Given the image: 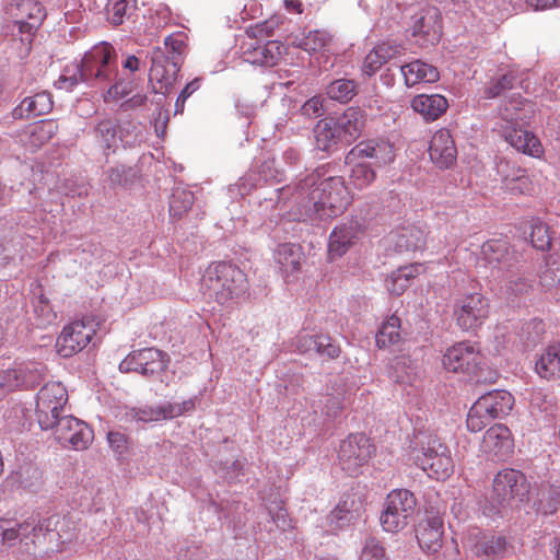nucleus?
<instances>
[{
	"mask_svg": "<svg viewBox=\"0 0 560 560\" xmlns=\"http://www.w3.org/2000/svg\"><path fill=\"white\" fill-rule=\"evenodd\" d=\"M319 175L312 173L293 187L292 202L299 220H327L341 214L350 205L345 179L332 176L318 182Z\"/></svg>",
	"mask_w": 560,
	"mask_h": 560,
	"instance_id": "1",
	"label": "nucleus"
},
{
	"mask_svg": "<svg viewBox=\"0 0 560 560\" xmlns=\"http://www.w3.org/2000/svg\"><path fill=\"white\" fill-rule=\"evenodd\" d=\"M410 456L415 464L430 477L444 479L453 471V460L447 445L428 430L417 431L409 444Z\"/></svg>",
	"mask_w": 560,
	"mask_h": 560,
	"instance_id": "2",
	"label": "nucleus"
},
{
	"mask_svg": "<svg viewBox=\"0 0 560 560\" xmlns=\"http://www.w3.org/2000/svg\"><path fill=\"white\" fill-rule=\"evenodd\" d=\"M247 290L246 275L237 266L219 261L211 264L201 278V292L208 300L224 305Z\"/></svg>",
	"mask_w": 560,
	"mask_h": 560,
	"instance_id": "3",
	"label": "nucleus"
},
{
	"mask_svg": "<svg viewBox=\"0 0 560 560\" xmlns=\"http://www.w3.org/2000/svg\"><path fill=\"white\" fill-rule=\"evenodd\" d=\"M364 159L373 160V165L383 166L394 160L393 147L386 141L368 140L358 143L346 155V163L353 165L351 179L353 184L363 188L369 186L376 177L372 163H365Z\"/></svg>",
	"mask_w": 560,
	"mask_h": 560,
	"instance_id": "4",
	"label": "nucleus"
},
{
	"mask_svg": "<svg viewBox=\"0 0 560 560\" xmlns=\"http://www.w3.org/2000/svg\"><path fill=\"white\" fill-rule=\"evenodd\" d=\"M116 58V51L110 44L101 43L94 46L78 63L80 79L91 85L114 83L118 74Z\"/></svg>",
	"mask_w": 560,
	"mask_h": 560,
	"instance_id": "5",
	"label": "nucleus"
},
{
	"mask_svg": "<svg viewBox=\"0 0 560 560\" xmlns=\"http://www.w3.org/2000/svg\"><path fill=\"white\" fill-rule=\"evenodd\" d=\"M514 406V397L503 389L482 394L471 406L467 416V428L479 432L493 420L508 416Z\"/></svg>",
	"mask_w": 560,
	"mask_h": 560,
	"instance_id": "6",
	"label": "nucleus"
},
{
	"mask_svg": "<svg viewBox=\"0 0 560 560\" xmlns=\"http://www.w3.org/2000/svg\"><path fill=\"white\" fill-rule=\"evenodd\" d=\"M529 492V486L525 475L512 468H506L499 471L492 485V493L490 502L499 511L501 508H506L513 501L523 502Z\"/></svg>",
	"mask_w": 560,
	"mask_h": 560,
	"instance_id": "7",
	"label": "nucleus"
},
{
	"mask_svg": "<svg viewBox=\"0 0 560 560\" xmlns=\"http://www.w3.org/2000/svg\"><path fill=\"white\" fill-rule=\"evenodd\" d=\"M385 504L380 522L384 530L397 533L408 525L416 512L417 500L409 490L397 489L387 495Z\"/></svg>",
	"mask_w": 560,
	"mask_h": 560,
	"instance_id": "8",
	"label": "nucleus"
},
{
	"mask_svg": "<svg viewBox=\"0 0 560 560\" xmlns=\"http://www.w3.org/2000/svg\"><path fill=\"white\" fill-rule=\"evenodd\" d=\"M374 445L363 433L350 434L345 439L338 451V465L350 476H357L370 460Z\"/></svg>",
	"mask_w": 560,
	"mask_h": 560,
	"instance_id": "9",
	"label": "nucleus"
},
{
	"mask_svg": "<svg viewBox=\"0 0 560 560\" xmlns=\"http://www.w3.org/2000/svg\"><path fill=\"white\" fill-rule=\"evenodd\" d=\"M415 43L423 48L436 45L442 36V16L435 7L424 8L410 16L409 28Z\"/></svg>",
	"mask_w": 560,
	"mask_h": 560,
	"instance_id": "10",
	"label": "nucleus"
},
{
	"mask_svg": "<svg viewBox=\"0 0 560 560\" xmlns=\"http://www.w3.org/2000/svg\"><path fill=\"white\" fill-rule=\"evenodd\" d=\"M67 400V390L60 383H47L39 389L35 412L37 422L43 430L51 428L52 419L60 416Z\"/></svg>",
	"mask_w": 560,
	"mask_h": 560,
	"instance_id": "11",
	"label": "nucleus"
},
{
	"mask_svg": "<svg viewBox=\"0 0 560 560\" xmlns=\"http://www.w3.org/2000/svg\"><path fill=\"white\" fill-rule=\"evenodd\" d=\"M481 255L486 262L492 267L494 279L504 273L518 271L520 255L512 249L504 240H489L481 247Z\"/></svg>",
	"mask_w": 560,
	"mask_h": 560,
	"instance_id": "12",
	"label": "nucleus"
},
{
	"mask_svg": "<svg viewBox=\"0 0 560 560\" xmlns=\"http://www.w3.org/2000/svg\"><path fill=\"white\" fill-rule=\"evenodd\" d=\"M488 308V301L481 293L474 292L463 295L454 306L457 325L463 330L476 329L487 318Z\"/></svg>",
	"mask_w": 560,
	"mask_h": 560,
	"instance_id": "13",
	"label": "nucleus"
},
{
	"mask_svg": "<svg viewBox=\"0 0 560 560\" xmlns=\"http://www.w3.org/2000/svg\"><path fill=\"white\" fill-rule=\"evenodd\" d=\"M152 66L150 69V81L155 93L166 95L177 80L182 65L178 57H166L160 49H153L151 56Z\"/></svg>",
	"mask_w": 560,
	"mask_h": 560,
	"instance_id": "14",
	"label": "nucleus"
},
{
	"mask_svg": "<svg viewBox=\"0 0 560 560\" xmlns=\"http://www.w3.org/2000/svg\"><path fill=\"white\" fill-rule=\"evenodd\" d=\"M482 361L479 349L469 342H458L450 347L443 355V365L447 371L468 375L476 373Z\"/></svg>",
	"mask_w": 560,
	"mask_h": 560,
	"instance_id": "15",
	"label": "nucleus"
},
{
	"mask_svg": "<svg viewBox=\"0 0 560 560\" xmlns=\"http://www.w3.org/2000/svg\"><path fill=\"white\" fill-rule=\"evenodd\" d=\"M95 330L91 324L75 320L66 326L57 338L56 348L63 358H70L83 350L91 341Z\"/></svg>",
	"mask_w": 560,
	"mask_h": 560,
	"instance_id": "16",
	"label": "nucleus"
},
{
	"mask_svg": "<svg viewBox=\"0 0 560 560\" xmlns=\"http://www.w3.org/2000/svg\"><path fill=\"white\" fill-rule=\"evenodd\" d=\"M513 545L503 535H483L469 548V560H503L513 550Z\"/></svg>",
	"mask_w": 560,
	"mask_h": 560,
	"instance_id": "17",
	"label": "nucleus"
},
{
	"mask_svg": "<svg viewBox=\"0 0 560 560\" xmlns=\"http://www.w3.org/2000/svg\"><path fill=\"white\" fill-rule=\"evenodd\" d=\"M416 537L419 546L428 552H436L442 547L443 520L441 516L427 513L416 526Z\"/></svg>",
	"mask_w": 560,
	"mask_h": 560,
	"instance_id": "18",
	"label": "nucleus"
},
{
	"mask_svg": "<svg viewBox=\"0 0 560 560\" xmlns=\"http://www.w3.org/2000/svg\"><path fill=\"white\" fill-rule=\"evenodd\" d=\"M431 161L440 168H450L457 158V150L448 130L434 133L429 145Z\"/></svg>",
	"mask_w": 560,
	"mask_h": 560,
	"instance_id": "19",
	"label": "nucleus"
},
{
	"mask_svg": "<svg viewBox=\"0 0 560 560\" xmlns=\"http://www.w3.org/2000/svg\"><path fill=\"white\" fill-rule=\"evenodd\" d=\"M513 443L508 427L494 424L483 435L482 450L485 453L499 459L506 457L512 452Z\"/></svg>",
	"mask_w": 560,
	"mask_h": 560,
	"instance_id": "20",
	"label": "nucleus"
},
{
	"mask_svg": "<svg viewBox=\"0 0 560 560\" xmlns=\"http://www.w3.org/2000/svg\"><path fill=\"white\" fill-rule=\"evenodd\" d=\"M404 52L401 45L395 42H383L375 46L364 58L362 72L369 77L375 74L383 65L399 57Z\"/></svg>",
	"mask_w": 560,
	"mask_h": 560,
	"instance_id": "21",
	"label": "nucleus"
},
{
	"mask_svg": "<svg viewBox=\"0 0 560 560\" xmlns=\"http://www.w3.org/2000/svg\"><path fill=\"white\" fill-rule=\"evenodd\" d=\"M285 51V47L278 40H269L265 45H253L249 44L243 51L246 61L264 66L273 67L281 59Z\"/></svg>",
	"mask_w": 560,
	"mask_h": 560,
	"instance_id": "22",
	"label": "nucleus"
},
{
	"mask_svg": "<svg viewBox=\"0 0 560 560\" xmlns=\"http://www.w3.org/2000/svg\"><path fill=\"white\" fill-rule=\"evenodd\" d=\"M334 121L345 144H350L361 135L365 125V115L359 107H349Z\"/></svg>",
	"mask_w": 560,
	"mask_h": 560,
	"instance_id": "23",
	"label": "nucleus"
},
{
	"mask_svg": "<svg viewBox=\"0 0 560 560\" xmlns=\"http://www.w3.org/2000/svg\"><path fill=\"white\" fill-rule=\"evenodd\" d=\"M190 406H192L190 401H185L182 405L166 402L158 407L132 408L129 416L132 419L142 422L159 421L161 419H173L180 416Z\"/></svg>",
	"mask_w": 560,
	"mask_h": 560,
	"instance_id": "24",
	"label": "nucleus"
},
{
	"mask_svg": "<svg viewBox=\"0 0 560 560\" xmlns=\"http://www.w3.org/2000/svg\"><path fill=\"white\" fill-rule=\"evenodd\" d=\"M52 109L51 96L48 92L27 96L12 110L14 119H30L48 114Z\"/></svg>",
	"mask_w": 560,
	"mask_h": 560,
	"instance_id": "25",
	"label": "nucleus"
},
{
	"mask_svg": "<svg viewBox=\"0 0 560 560\" xmlns=\"http://www.w3.org/2000/svg\"><path fill=\"white\" fill-rule=\"evenodd\" d=\"M510 125L505 127L503 136L513 148L532 156L541 152V144L537 137L521 127L517 128L512 121H510Z\"/></svg>",
	"mask_w": 560,
	"mask_h": 560,
	"instance_id": "26",
	"label": "nucleus"
},
{
	"mask_svg": "<svg viewBox=\"0 0 560 560\" xmlns=\"http://www.w3.org/2000/svg\"><path fill=\"white\" fill-rule=\"evenodd\" d=\"M412 109L420 114L424 120L434 121L442 114H444L448 107L447 100L440 94H419L411 101Z\"/></svg>",
	"mask_w": 560,
	"mask_h": 560,
	"instance_id": "27",
	"label": "nucleus"
},
{
	"mask_svg": "<svg viewBox=\"0 0 560 560\" xmlns=\"http://www.w3.org/2000/svg\"><path fill=\"white\" fill-rule=\"evenodd\" d=\"M497 173L505 188L512 192L523 194L528 187V177L525 170L511 164L505 159H500L497 162Z\"/></svg>",
	"mask_w": 560,
	"mask_h": 560,
	"instance_id": "28",
	"label": "nucleus"
},
{
	"mask_svg": "<svg viewBox=\"0 0 560 560\" xmlns=\"http://www.w3.org/2000/svg\"><path fill=\"white\" fill-rule=\"evenodd\" d=\"M117 128L118 122L113 118H104L93 128L95 141L106 158L118 147Z\"/></svg>",
	"mask_w": 560,
	"mask_h": 560,
	"instance_id": "29",
	"label": "nucleus"
},
{
	"mask_svg": "<svg viewBox=\"0 0 560 560\" xmlns=\"http://www.w3.org/2000/svg\"><path fill=\"white\" fill-rule=\"evenodd\" d=\"M358 238L355 225H341L335 228L329 237L328 254L330 259L341 257Z\"/></svg>",
	"mask_w": 560,
	"mask_h": 560,
	"instance_id": "30",
	"label": "nucleus"
},
{
	"mask_svg": "<svg viewBox=\"0 0 560 560\" xmlns=\"http://www.w3.org/2000/svg\"><path fill=\"white\" fill-rule=\"evenodd\" d=\"M314 137L316 147L320 151L331 152L339 143L345 144L332 118L319 120L314 128Z\"/></svg>",
	"mask_w": 560,
	"mask_h": 560,
	"instance_id": "31",
	"label": "nucleus"
},
{
	"mask_svg": "<svg viewBox=\"0 0 560 560\" xmlns=\"http://www.w3.org/2000/svg\"><path fill=\"white\" fill-rule=\"evenodd\" d=\"M405 77V83L412 86L419 82H436L440 79V72L432 65L421 60H415L400 67Z\"/></svg>",
	"mask_w": 560,
	"mask_h": 560,
	"instance_id": "32",
	"label": "nucleus"
},
{
	"mask_svg": "<svg viewBox=\"0 0 560 560\" xmlns=\"http://www.w3.org/2000/svg\"><path fill=\"white\" fill-rule=\"evenodd\" d=\"M97 7H103L106 21L113 26H119L129 19L136 10V0H95Z\"/></svg>",
	"mask_w": 560,
	"mask_h": 560,
	"instance_id": "33",
	"label": "nucleus"
},
{
	"mask_svg": "<svg viewBox=\"0 0 560 560\" xmlns=\"http://www.w3.org/2000/svg\"><path fill=\"white\" fill-rule=\"evenodd\" d=\"M535 370L545 380L560 377V343L549 346L536 361Z\"/></svg>",
	"mask_w": 560,
	"mask_h": 560,
	"instance_id": "34",
	"label": "nucleus"
},
{
	"mask_svg": "<svg viewBox=\"0 0 560 560\" xmlns=\"http://www.w3.org/2000/svg\"><path fill=\"white\" fill-rule=\"evenodd\" d=\"M425 244L424 233L417 226H406L396 233L395 248L397 252H415Z\"/></svg>",
	"mask_w": 560,
	"mask_h": 560,
	"instance_id": "35",
	"label": "nucleus"
},
{
	"mask_svg": "<svg viewBox=\"0 0 560 560\" xmlns=\"http://www.w3.org/2000/svg\"><path fill=\"white\" fill-rule=\"evenodd\" d=\"M353 505L354 500L349 495L339 501L327 516V522L331 529H342L354 521L355 511L353 510Z\"/></svg>",
	"mask_w": 560,
	"mask_h": 560,
	"instance_id": "36",
	"label": "nucleus"
},
{
	"mask_svg": "<svg viewBox=\"0 0 560 560\" xmlns=\"http://www.w3.org/2000/svg\"><path fill=\"white\" fill-rule=\"evenodd\" d=\"M106 177L110 187H130L140 178V168L138 166H128L118 164L106 171Z\"/></svg>",
	"mask_w": 560,
	"mask_h": 560,
	"instance_id": "37",
	"label": "nucleus"
},
{
	"mask_svg": "<svg viewBox=\"0 0 560 560\" xmlns=\"http://www.w3.org/2000/svg\"><path fill=\"white\" fill-rule=\"evenodd\" d=\"M10 479L19 488L36 490L42 485L43 472L32 463H24L10 476Z\"/></svg>",
	"mask_w": 560,
	"mask_h": 560,
	"instance_id": "38",
	"label": "nucleus"
},
{
	"mask_svg": "<svg viewBox=\"0 0 560 560\" xmlns=\"http://www.w3.org/2000/svg\"><path fill=\"white\" fill-rule=\"evenodd\" d=\"M501 282L500 293L506 300H514L515 298L528 294L533 288L530 281L523 276H514L513 273H504L503 277H498Z\"/></svg>",
	"mask_w": 560,
	"mask_h": 560,
	"instance_id": "39",
	"label": "nucleus"
},
{
	"mask_svg": "<svg viewBox=\"0 0 560 560\" xmlns=\"http://www.w3.org/2000/svg\"><path fill=\"white\" fill-rule=\"evenodd\" d=\"M303 253L300 245L283 244L277 252V260L285 272L300 270Z\"/></svg>",
	"mask_w": 560,
	"mask_h": 560,
	"instance_id": "40",
	"label": "nucleus"
},
{
	"mask_svg": "<svg viewBox=\"0 0 560 560\" xmlns=\"http://www.w3.org/2000/svg\"><path fill=\"white\" fill-rule=\"evenodd\" d=\"M560 505V489L557 487H542L537 492L534 506L544 515L553 514Z\"/></svg>",
	"mask_w": 560,
	"mask_h": 560,
	"instance_id": "41",
	"label": "nucleus"
},
{
	"mask_svg": "<svg viewBox=\"0 0 560 560\" xmlns=\"http://www.w3.org/2000/svg\"><path fill=\"white\" fill-rule=\"evenodd\" d=\"M326 93L334 101L347 103L358 94V83L354 80L338 79L327 85Z\"/></svg>",
	"mask_w": 560,
	"mask_h": 560,
	"instance_id": "42",
	"label": "nucleus"
},
{
	"mask_svg": "<svg viewBox=\"0 0 560 560\" xmlns=\"http://www.w3.org/2000/svg\"><path fill=\"white\" fill-rule=\"evenodd\" d=\"M194 194L183 187L173 189L170 199V214L173 218H182L194 205Z\"/></svg>",
	"mask_w": 560,
	"mask_h": 560,
	"instance_id": "43",
	"label": "nucleus"
},
{
	"mask_svg": "<svg viewBox=\"0 0 560 560\" xmlns=\"http://www.w3.org/2000/svg\"><path fill=\"white\" fill-rule=\"evenodd\" d=\"M400 319L393 315L380 328L376 334V345L378 348H386L400 341L399 332Z\"/></svg>",
	"mask_w": 560,
	"mask_h": 560,
	"instance_id": "44",
	"label": "nucleus"
},
{
	"mask_svg": "<svg viewBox=\"0 0 560 560\" xmlns=\"http://www.w3.org/2000/svg\"><path fill=\"white\" fill-rule=\"evenodd\" d=\"M57 126L50 120H43L35 124L28 133V145L38 149L48 142L56 133Z\"/></svg>",
	"mask_w": 560,
	"mask_h": 560,
	"instance_id": "45",
	"label": "nucleus"
},
{
	"mask_svg": "<svg viewBox=\"0 0 560 560\" xmlns=\"http://www.w3.org/2000/svg\"><path fill=\"white\" fill-rule=\"evenodd\" d=\"M22 388H32L40 384L46 372L45 365L30 362L19 366Z\"/></svg>",
	"mask_w": 560,
	"mask_h": 560,
	"instance_id": "46",
	"label": "nucleus"
},
{
	"mask_svg": "<svg viewBox=\"0 0 560 560\" xmlns=\"http://www.w3.org/2000/svg\"><path fill=\"white\" fill-rule=\"evenodd\" d=\"M52 421L54 423L50 429L54 430L56 439L59 441V443L66 444L75 431L81 420L72 416H58L52 419Z\"/></svg>",
	"mask_w": 560,
	"mask_h": 560,
	"instance_id": "47",
	"label": "nucleus"
},
{
	"mask_svg": "<svg viewBox=\"0 0 560 560\" xmlns=\"http://www.w3.org/2000/svg\"><path fill=\"white\" fill-rule=\"evenodd\" d=\"M31 533H36L35 523L26 521L16 524L15 527L1 529L0 535L4 544L14 546L18 540L22 541L24 538H27Z\"/></svg>",
	"mask_w": 560,
	"mask_h": 560,
	"instance_id": "48",
	"label": "nucleus"
},
{
	"mask_svg": "<svg viewBox=\"0 0 560 560\" xmlns=\"http://www.w3.org/2000/svg\"><path fill=\"white\" fill-rule=\"evenodd\" d=\"M530 243L532 245L539 250H548L551 245V237L548 233L547 224L541 221L535 220L530 223Z\"/></svg>",
	"mask_w": 560,
	"mask_h": 560,
	"instance_id": "49",
	"label": "nucleus"
},
{
	"mask_svg": "<svg viewBox=\"0 0 560 560\" xmlns=\"http://www.w3.org/2000/svg\"><path fill=\"white\" fill-rule=\"evenodd\" d=\"M340 347L332 341L330 336L324 334L316 335L314 353L323 359H336L340 355Z\"/></svg>",
	"mask_w": 560,
	"mask_h": 560,
	"instance_id": "50",
	"label": "nucleus"
},
{
	"mask_svg": "<svg viewBox=\"0 0 560 560\" xmlns=\"http://www.w3.org/2000/svg\"><path fill=\"white\" fill-rule=\"evenodd\" d=\"M329 40L328 35L322 31H311L298 44L300 48L308 52H315L324 48Z\"/></svg>",
	"mask_w": 560,
	"mask_h": 560,
	"instance_id": "51",
	"label": "nucleus"
},
{
	"mask_svg": "<svg viewBox=\"0 0 560 560\" xmlns=\"http://www.w3.org/2000/svg\"><path fill=\"white\" fill-rule=\"evenodd\" d=\"M117 136L118 141L124 142L126 145H135L137 142H140L142 138L139 126L132 121L118 124Z\"/></svg>",
	"mask_w": 560,
	"mask_h": 560,
	"instance_id": "52",
	"label": "nucleus"
},
{
	"mask_svg": "<svg viewBox=\"0 0 560 560\" xmlns=\"http://www.w3.org/2000/svg\"><path fill=\"white\" fill-rule=\"evenodd\" d=\"M92 440V430L85 422L80 421L79 425L77 427L75 431L70 436V439L67 441V443H70L72 447L75 450H85L88 448Z\"/></svg>",
	"mask_w": 560,
	"mask_h": 560,
	"instance_id": "53",
	"label": "nucleus"
},
{
	"mask_svg": "<svg viewBox=\"0 0 560 560\" xmlns=\"http://www.w3.org/2000/svg\"><path fill=\"white\" fill-rule=\"evenodd\" d=\"M514 81L515 77L512 73H505L499 79L491 80L485 93L488 97H498L511 90L514 86Z\"/></svg>",
	"mask_w": 560,
	"mask_h": 560,
	"instance_id": "54",
	"label": "nucleus"
},
{
	"mask_svg": "<svg viewBox=\"0 0 560 560\" xmlns=\"http://www.w3.org/2000/svg\"><path fill=\"white\" fill-rule=\"evenodd\" d=\"M359 560H388L382 544L374 537L366 538Z\"/></svg>",
	"mask_w": 560,
	"mask_h": 560,
	"instance_id": "55",
	"label": "nucleus"
},
{
	"mask_svg": "<svg viewBox=\"0 0 560 560\" xmlns=\"http://www.w3.org/2000/svg\"><path fill=\"white\" fill-rule=\"evenodd\" d=\"M268 513L272 522L282 530L291 528V518L287 510L283 508L282 501H273L267 506Z\"/></svg>",
	"mask_w": 560,
	"mask_h": 560,
	"instance_id": "56",
	"label": "nucleus"
},
{
	"mask_svg": "<svg viewBox=\"0 0 560 560\" xmlns=\"http://www.w3.org/2000/svg\"><path fill=\"white\" fill-rule=\"evenodd\" d=\"M44 18V8L35 5V14L31 19V21L25 20L24 16H20V19L15 21V24L18 25L20 33L32 36L35 33V31L40 26Z\"/></svg>",
	"mask_w": 560,
	"mask_h": 560,
	"instance_id": "57",
	"label": "nucleus"
},
{
	"mask_svg": "<svg viewBox=\"0 0 560 560\" xmlns=\"http://www.w3.org/2000/svg\"><path fill=\"white\" fill-rule=\"evenodd\" d=\"M276 161L273 158L267 156L257 166L258 180L264 183L279 180V171L276 168Z\"/></svg>",
	"mask_w": 560,
	"mask_h": 560,
	"instance_id": "58",
	"label": "nucleus"
},
{
	"mask_svg": "<svg viewBox=\"0 0 560 560\" xmlns=\"http://www.w3.org/2000/svg\"><path fill=\"white\" fill-rule=\"evenodd\" d=\"M185 48V43L182 39L174 38L173 36H168L164 40V47H156L155 49H160L164 56L166 57H178V63H183V50Z\"/></svg>",
	"mask_w": 560,
	"mask_h": 560,
	"instance_id": "59",
	"label": "nucleus"
},
{
	"mask_svg": "<svg viewBox=\"0 0 560 560\" xmlns=\"http://www.w3.org/2000/svg\"><path fill=\"white\" fill-rule=\"evenodd\" d=\"M20 374H21V372L19 371V368L1 371L0 372V388L4 389L7 392H11L16 388H22Z\"/></svg>",
	"mask_w": 560,
	"mask_h": 560,
	"instance_id": "60",
	"label": "nucleus"
},
{
	"mask_svg": "<svg viewBox=\"0 0 560 560\" xmlns=\"http://www.w3.org/2000/svg\"><path fill=\"white\" fill-rule=\"evenodd\" d=\"M119 370L122 373L138 372L144 375V368L142 365V361L139 360L137 351L130 353L126 359H124L120 362Z\"/></svg>",
	"mask_w": 560,
	"mask_h": 560,
	"instance_id": "61",
	"label": "nucleus"
},
{
	"mask_svg": "<svg viewBox=\"0 0 560 560\" xmlns=\"http://www.w3.org/2000/svg\"><path fill=\"white\" fill-rule=\"evenodd\" d=\"M316 346V335H300L296 337L294 341L295 349L301 353H311L314 352V347Z\"/></svg>",
	"mask_w": 560,
	"mask_h": 560,
	"instance_id": "62",
	"label": "nucleus"
},
{
	"mask_svg": "<svg viewBox=\"0 0 560 560\" xmlns=\"http://www.w3.org/2000/svg\"><path fill=\"white\" fill-rule=\"evenodd\" d=\"M79 82H83V81L80 79V75L78 73V65H75V71L72 74H70V75L62 74L56 81L55 84L58 89H66L68 91H71Z\"/></svg>",
	"mask_w": 560,
	"mask_h": 560,
	"instance_id": "63",
	"label": "nucleus"
},
{
	"mask_svg": "<svg viewBox=\"0 0 560 560\" xmlns=\"http://www.w3.org/2000/svg\"><path fill=\"white\" fill-rule=\"evenodd\" d=\"M165 354H161L159 358L152 360L144 368V376H152L163 372L167 366V361L164 359Z\"/></svg>",
	"mask_w": 560,
	"mask_h": 560,
	"instance_id": "64",
	"label": "nucleus"
}]
</instances>
